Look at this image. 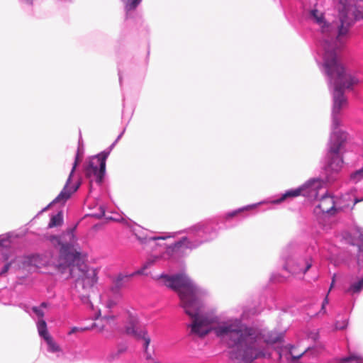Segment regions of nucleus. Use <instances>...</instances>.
<instances>
[{
    "label": "nucleus",
    "mask_w": 363,
    "mask_h": 363,
    "mask_svg": "<svg viewBox=\"0 0 363 363\" xmlns=\"http://www.w3.org/2000/svg\"><path fill=\"white\" fill-rule=\"evenodd\" d=\"M158 281L178 294L179 305L191 320L187 325L189 334L203 337L213 332L230 350V359L233 363H252L258 359L268 358L272 345L281 339V335L275 332L247 326L241 318L218 314L214 308H206L208 291L185 273L162 274Z\"/></svg>",
    "instance_id": "obj_1"
},
{
    "label": "nucleus",
    "mask_w": 363,
    "mask_h": 363,
    "mask_svg": "<svg viewBox=\"0 0 363 363\" xmlns=\"http://www.w3.org/2000/svg\"><path fill=\"white\" fill-rule=\"evenodd\" d=\"M315 34L317 41L318 64L328 77V85L333 94L331 133L328 142V162L325 167H342L341 150L347 140V134L341 130V111L347 106L344 95L345 89H352L362 80L357 73L347 72L342 65L339 52L350 36L351 24H317Z\"/></svg>",
    "instance_id": "obj_2"
},
{
    "label": "nucleus",
    "mask_w": 363,
    "mask_h": 363,
    "mask_svg": "<svg viewBox=\"0 0 363 363\" xmlns=\"http://www.w3.org/2000/svg\"><path fill=\"white\" fill-rule=\"evenodd\" d=\"M51 244L59 249V255H31L16 257L18 269L29 273L38 271L45 266L52 265L62 274L68 273L75 279L73 293L82 301L87 299L89 294L96 281V271L86 264L80 262L79 252L76 247V238L72 230H68L60 237H49Z\"/></svg>",
    "instance_id": "obj_3"
},
{
    "label": "nucleus",
    "mask_w": 363,
    "mask_h": 363,
    "mask_svg": "<svg viewBox=\"0 0 363 363\" xmlns=\"http://www.w3.org/2000/svg\"><path fill=\"white\" fill-rule=\"evenodd\" d=\"M99 315L100 311L95 318L99 322L93 323L90 327H73L68 332V335L96 328L104 337L110 338L113 336L115 332L124 330L128 335H133L140 342L145 358L147 360H153L154 350L150 351L149 347L151 337L145 328L137 327L138 318L133 311L123 310L116 315H105L101 319H99Z\"/></svg>",
    "instance_id": "obj_4"
},
{
    "label": "nucleus",
    "mask_w": 363,
    "mask_h": 363,
    "mask_svg": "<svg viewBox=\"0 0 363 363\" xmlns=\"http://www.w3.org/2000/svg\"><path fill=\"white\" fill-rule=\"evenodd\" d=\"M190 237H183L174 244L165 245L164 251L160 255H152L154 264L161 259L177 261L186 256L190 251L196 249L203 242H208L216 235V230L209 222L197 223L189 229Z\"/></svg>",
    "instance_id": "obj_5"
},
{
    "label": "nucleus",
    "mask_w": 363,
    "mask_h": 363,
    "mask_svg": "<svg viewBox=\"0 0 363 363\" xmlns=\"http://www.w3.org/2000/svg\"><path fill=\"white\" fill-rule=\"evenodd\" d=\"M325 182L320 178H311L296 189L287 190L277 199L270 201V203L279 204L291 198L303 196L309 199L318 200L319 193L324 189Z\"/></svg>",
    "instance_id": "obj_6"
},
{
    "label": "nucleus",
    "mask_w": 363,
    "mask_h": 363,
    "mask_svg": "<svg viewBox=\"0 0 363 363\" xmlns=\"http://www.w3.org/2000/svg\"><path fill=\"white\" fill-rule=\"evenodd\" d=\"M291 247L288 246L282 252L283 259H286L284 269L294 276L301 277L312 267L313 261L311 257H289V251Z\"/></svg>",
    "instance_id": "obj_7"
},
{
    "label": "nucleus",
    "mask_w": 363,
    "mask_h": 363,
    "mask_svg": "<svg viewBox=\"0 0 363 363\" xmlns=\"http://www.w3.org/2000/svg\"><path fill=\"white\" fill-rule=\"evenodd\" d=\"M104 155V157H100L99 155L93 156L87 162L84 168V172L86 177L90 180V183L95 182L100 184L102 182L106 171L107 153Z\"/></svg>",
    "instance_id": "obj_8"
},
{
    "label": "nucleus",
    "mask_w": 363,
    "mask_h": 363,
    "mask_svg": "<svg viewBox=\"0 0 363 363\" xmlns=\"http://www.w3.org/2000/svg\"><path fill=\"white\" fill-rule=\"evenodd\" d=\"M154 264V260L152 258H148L147 261L143 264V267L138 271L131 273H120L118 274L113 280V285L112 286L111 291L116 296L114 299H109L106 303V306L108 308H113L114 306L117 304L116 299L119 296L118 292L119 290L125 286V284L135 275L143 274L144 271Z\"/></svg>",
    "instance_id": "obj_9"
},
{
    "label": "nucleus",
    "mask_w": 363,
    "mask_h": 363,
    "mask_svg": "<svg viewBox=\"0 0 363 363\" xmlns=\"http://www.w3.org/2000/svg\"><path fill=\"white\" fill-rule=\"evenodd\" d=\"M134 233L138 241L140 242L146 250H157L158 247H165V244L162 243V241L168 238H174L178 233H168L164 235L155 236L148 235L143 230H135Z\"/></svg>",
    "instance_id": "obj_10"
},
{
    "label": "nucleus",
    "mask_w": 363,
    "mask_h": 363,
    "mask_svg": "<svg viewBox=\"0 0 363 363\" xmlns=\"http://www.w3.org/2000/svg\"><path fill=\"white\" fill-rule=\"evenodd\" d=\"M79 160V151H78L76 155L75 161L73 164V167L72 168L71 172L68 177V179L66 182V184H65L63 189L58 194V196L51 203H50L46 207L43 208L40 211L39 213L45 212L55 203H65L70 198L71 195L79 189V187L80 186V182H79L72 186L71 185L72 177L74 174V172L75 171L77 166L78 165Z\"/></svg>",
    "instance_id": "obj_11"
},
{
    "label": "nucleus",
    "mask_w": 363,
    "mask_h": 363,
    "mask_svg": "<svg viewBox=\"0 0 363 363\" xmlns=\"http://www.w3.org/2000/svg\"><path fill=\"white\" fill-rule=\"evenodd\" d=\"M318 200H319V203L315 208L316 213H323L333 215L338 208H342L337 207L334 198L327 193H324Z\"/></svg>",
    "instance_id": "obj_12"
},
{
    "label": "nucleus",
    "mask_w": 363,
    "mask_h": 363,
    "mask_svg": "<svg viewBox=\"0 0 363 363\" xmlns=\"http://www.w3.org/2000/svg\"><path fill=\"white\" fill-rule=\"evenodd\" d=\"M313 349L310 347L306 348L298 352H296V347L293 345H288L279 348L277 352L279 355L280 361L290 362L291 360H296L305 354L311 352Z\"/></svg>",
    "instance_id": "obj_13"
},
{
    "label": "nucleus",
    "mask_w": 363,
    "mask_h": 363,
    "mask_svg": "<svg viewBox=\"0 0 363 363\" xmlns=\"http://www.w3.org/2000/svg\"><path fill=\"white\" fill-rule=\"evenodd\" d=\"M47 351L53 354V359L64 362L66 360L65 352L52 337H47L45 341Z\"/></svg>",
    "instance_id": "obj_14"
},
{
    "label": "nucleus",
    "mask_w": 363,
    "mask_h": 363,
    "mask_svg": "<svg viewBox=\"0 0 363 363\" xmlns=\"http://www.w3.org/2000/svg\"><path fill=\"white\" fill-rule=\"evenodd\" d=\"M363 290V276L362 277H350L349 286L344 288V291L350 296L359 294Z\"/></svg>",
    "instance_id": "obj_15"
},
{
    "label": "nucleus",
    "mask_w": 363,
    "mask_h": 363,
    "mask_svg": "<svg viewBox=\"0 0 363 363\" xmlns=\"http://www.w3.org/2000/svg\"><path fill=\"white\" fill-rule=\"evenodd\" d=\"M270 203V201H261V202H259V203H254V204H251V205H247L246 206H244V207H242V208H240L238 209H236V210H234L233 211L227 213L225 215L224 218L226 219V220L230 219L231 218H233L234 216H236L238 213H240L241 212H243L245 211H248V210L253 209V208H256L257 206H258L259 205H261L262 203Z\"/></svg>",
    "instance_id": "obj_16"
},
{
    "label": "nucleus",
    "mask_w": 363,
    "mask_h": 363,
    "mask_svg": "<svg viewBox=\"0 0 363 363\" xmlns=\"http://www.w3.org/2000/svg\"><path fill=\"white\" fill-rule=\"evenodd\" d=\"M36 324L38 334L45 342L46 341L47 337H52L48 331L47 323L44 319H38Z\"/></svg>",
    "instance_id": "obj_17"
},
{
    "label": "nucleus",
    "mask_w": 363,
    "mask_h": 363,
    "mask_svg": "<svg viewBox=\"0 0 363 363\" xmlns=\"http://www.w3.org/2000/svg\"><path fill=\"white\" fill-rule=\"evenodd\" d=\"M347 16L350 19L357 21H363V10L355 6H351L348 10Z\"/></svg>",
    "instance_id": "obj_18"
},
{
    "label": "nucleus",
    "mask_w": 363,
    "mask_h": 363,
    "mask_svg": "<svg viewBox=\"0 0 363 363\" xmlns=\"http://www.w3.org/2000/svg\"><path fill=\"white\" fill-rule=\"evenodd\" d=\"M63 223V215L62 211H59L55 215H52L48 223V228H52L60 226Z\"/></svg>",
    "instance_id": "obj_19"
},
{
    "label": "nucleus",
    "mask_w": 363,
    "mask_h": 363,
    "mask_svg": "<svg viewBox=\"0 0 363 363\" xmlns=\"http://www.w3.org/2000/svg\"><path fill=\"white\" fill-rule=\"evenodd\" d=\"M11 240L9 235L0 236V250L9 248L11 246Z\"/></svg>",
    "instance_id": "obj_20"
},
{
    "label": "nucleus",
    "mask_w": 363,
    "mask_h": 363,
    "mask_svg": "<svg viewBox=\"0 0 363 363\" xmlns=\"http://www.w3.org/2000/svg\"><path fill=\"white\" fill-rule=\"evenodd\" d=\"M17 267H18V262H16V258H15L14 259H12L10 262L6 263L4 266L3 269L0 272V275L4 276V274H6L10 268H13L16 270H18V269L17 268Z\"/></svg>",
    "instance_id": "obj_21"
},
{
    "label": "nucleus",
    "mask_w": 363,
    "mask_h": 363,
    "mask_svg": "<svg viewBox=\"0 0 363 363\" xmlns=\"http://www.w3.org/2000/svg\"><path fill=\"white\" fill-rule=\"evenodd\" d=\"M125 4V9L127 11L134 10L142 0H123Z\"/></svg>",
    "instance_id": "obj_22"
},
{
    "label": "nucleus",
    "mask_w": 363,
    "mask_h": 363,
    "mask_svg": "<svg viewBox=\"0 0 363 363\" xmlns=\"http://www.w3.org/2000/svg\"><path fill=\"white\" fill-rule=\"evenodd\" d=\"M311 20L315 21L316 23H324L323 14L320 13L318 10L314 9L312 10L310 13Z\"/></svg>",
    "instance_id": "obj_23"
},
{
    "label": "nucleus",
    "mask_w": 363,
    "mask_h": 363,
    "mask_svg": "<svg viewBox=\"0 0 363 363\" xmlns=\"http://www.w3.org/2000/svg\"><path fill=\"white\" fill-rule=\"evenodd\" d=\"M362 178H363V167L355 171L350 176L351 180H352L354 182H357L359 180H360Z\"/></svg>",
    "instance_id": "obj_24"
},
{
    "label": "nucleus",
    "mask_w": 363,
    "mask_h": 363,
    "mask_svg": "<svg viewBox=\"0 0 363 363\" xmlns=\"http://www.w3.org/2000/svg\"><path fill=\"white\" fill-rule=\"evenodd\" d=\"M347 325V320L346 319L342 320V321H337L335 324V328L336 330H343Z\"/></svg>",
    "instance_id": "obj_25"
},
{
    "label": "nucleus",
    "mask_w": 363,
    "mask_h": 363,
    "mask_svg": "<svg viewBox=\"0 0 363 363\" xmlns=\"http://www.w3.org/2000/svg\"><path fill=\"white\" fill-rule=\"evenodd\" d=\"M33 311L35 313V314L38 316V319H43L44 316V312L43 309L40 307H33L32 308Z\"/></svg>",
    "instance_id": "obj_26"
},
{
    "label": "nucleus",
    "mask_w": 363,
    "mask_h": 363,
    "mask_svg": "<svg viewBox=\"0 0 363 363\" xmlns=\"http://www.w3.org/2000/svg\"><path fill=\"white\" fill-rule=\"evenodd\" d=\"M116 143H115V142H113L108 149H106V150L101 152V153L98 154L100 157H104V154L105 153H107V157H108V155H110L111 150H113V148L114 147V146L116 145Z\"/></svg>",
    "instance_id": "obj_27"
},
{
    "label": "nucleus",
    "mask_w": 363,
    "mask_h": 363,
    "mask_svg": "<svg viewBox=\"0 0 363 363\" xmlns=\"http://www.w3.org/2000/svg\"><path fill=\"white\" fill-rule=\"evenodd\" d=\"M328 303V296H326V297L324 298V300L322 303L321 310H320V313H325V306Z\"/></svg>",
    "instance_id": "obj_28"
},
{
    "label": "nucleus",
    "mask_w": 363,
    "mask_h": 363,
    "mask_svg": "<svg viewBox=\"0 0 363 363\" xmlns=\"http://www.w3.org/2000/svg\"><path fill=\"white\" fill-rule=\"evenodd\" d=\"M363 201V198H362V199H354V201H353V203H352V206H351V208H352L354 207V206L357 203L360 202V201Z\"/></svg>",
    "instance_id": "obj_29"
},
{
    "label": "nucleus",
    "mask_w": 363,
    "mask_h": 363,
    "mask_svg": "<svg viewBox=\"0 0 363 363\" xmlns=\"http://www.w3.org/2000/svg\"><path fill=\"white\" fill-rule=\"evenodd\" d=\"M124 130H123V132L118 136V138H116V140L114 141L115 143H117L118 141L121 139V138L122 137L123 133H124Z\"/></svg>",
    "instance_id": "obj_30"
},
{
    "label": "nucleus",
    "mask_w": 363,
    "mask_h": 363,
    "mask_svg": "<svg viewBox=\"0 0 363 363\" xmlns=\"http://www.w3.org/2000/svg\"><path fill=\"white\" fill-rule=\"evenodd\" d=\"M124 130H123V132L118 136V138H116V140L114 141L115 143H117L118 141L121 139V138L122 137L123 133H124Z\"/></svg>",
    "instance_id": "obj_31"
},
{
    "label": "nucleus",
    "mask_w": 363,
    "mask_h": 363,
    "mask_svg": "<svg viewBox=\"0 0 363 363\" xmlns=\"http://www.w3.org/2000/svg\"><path fill=\"white\" fill-rule=\"evenodd\" d=\"M124 130H123V132L118 136V138H116V140L114 141L115 143H117L118 141L121 139V138L122 137L123 133H124Z\"/></svg>",
    "instance_id": "obj_32"
},
{
    "label": "nucleus",
    "mask_w": 363,
    "mask_h": 363,
    "mask_svg": "<svg viewBox=\"0 0 363 363\" xmlns=\"http://www.w3.org/2000/svg\"><path fill=\"white\" fill-rule=\"evenodd\" d=\"M362 243L359 245V248L360 252H363V235H362Z\"/></svg>",
    "instance_id": "obj_33"
},
{
    "label": "nucleus",
    "mask_w": 363,
    "mask_h": 363,
    "mask_svg": "<svg viewBox=\"0 0 363 363\" xmlns=\"http://www.w3.org/2000/svg\"><path fill=\"white\" fill-rule=\"evenodd\" d=\"M21 1L26 4H29V5H32V4H33V0H21Z\"/></svg>",
    "instance_id": "obj_34"
},
{
    "label": "nucleus",
    "mask_w": 363,
    "mask_h": 363,
    "mask_svg": "<svg viewBox=\"0 0 363 363\" xmlns=\"http://www.w3.org/2000/svg\"><path fill=\"white\" fill-rule=\"evenodd\" d=\"M48 306L47 303L45 302H43L40 304V306L39 307H40L42 309L44 308H46Z\"/></svg>",
    "instance_id": "obj_35"
},
{
    "label": "nucleus",
    "mask_w": 363,
    "mask_h": 363,
    "mask_svg": "<svg viewBox=\"0 0 363 363\" xmlns=\"http://www.w3.org/2000/svg\"><path fill=\"white\" fill-rule=\"evenodd\" d=\"M334 283H335V276H334V277H333V278L332 283H331V285H330V289H332V287L333 286Z\"/></svg>",
    "instance_id": "obj_36"
},
{
    "label": "nucleus",
    "mask_w": 363,
    "mask_h": 363,
    "mask_svg": "<svg viewBox=\"0 0 363 363\" xmlns=\"http://www.w3.org/2000/svg\"><path fill=\"white\" fill-rule=\"evenodd\" d=\"M345 206H347V207H350V203H347V205H345Z\"/></svg>",
    "instance_id": "obj_37"
},
{
    "label": "nucleus",
    "mask_w": 363,
    "mask_h": 363,
    "mask_svg": "<svg viewBox=\"0 0 363 363\" xmlns=\"http://www.w3.org/2000/svg\"><path fill=\"white\" fill-rule=\"evenodd\" d=\"M154 363H160V362H154Z\"/></svg>",
    "instance_id": "obj_38"
}]
</instances>
